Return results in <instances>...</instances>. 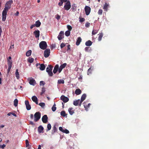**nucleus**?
<instances>
[{"mask_svg": "<svg viewBox=\"0 0 149 149\" xmlns=\"http://www.w3.org/2000/svg\"><path fill=\"white\" fill-rule=\"evenodd\" d=\"M92 70V69L91 67L89 68V69L88 70V72H87L88 75H89V74H90L91 73Z\"/></svg>", "mask_w": 149, "mask_h": 149, "instance_id": "nucleus-41", "label": "nucleus"}, {"mask_svg": "<svg viewBox=\"0 0 149 149\" xmlns=\"http://www.w3.org/2000/svg\"><path fill=\"white\" fill-rule=\"evenodd\" d=\"M81 41V39L80 37H78L77 40V41L76 42V45H79L80 42Z\"/></svg>", "mask_w": 149, "mask_h": 149, "instance_id": "nucleus-21", "label": "nucleus"}, {"mask_svg": "<svg viewBox=\"0 0 149 149\" xmlns=\"http://www.w3.org/2000/svg\"><path fill=\"white\" fill-rule=\"evenodd\" d=\"M13 1L12 0H10L6 2L5 8H7L8 9L10 8L11 5L13 3Z\"/></svg>", "mask_w": 149, "mask_h": 149, "instance_id": "nucleus-7", "label": "nucleus"}, {"mask_svg": "<svg viewBox=\"0 0 149 149\" xmlns=\"http://www.w3.org/2000/svg\"><path fill=\"white\" fill-rule=\"evenodd\" d=\"M41 24V22L39 20L36 21L35 24V26L37 27H39L40 26Z\"/></svg>", "mask_w": 149, "mask_h": 149, "instance_id": "nucleus-24", "label": "nucleus"}, {"mask_svg": "<svg viewBox=\"0 0 149 149\" xmlns=\"http://www.w3.org/2000/svg\"><path fill=\"white\" fill-rule=\"evenodd\" d=\"M42 121L43 123H46L48 122V117L46 115H44L42 118Z\"/></svg>", "mask_w": 149, "mask_h": 149, "instance_id": "nucleus-10", "label": "nucleus"}, {"mask_svg": "<svg viewBox=\"0 0 149 149\" xmlns=\"http://www.w3.org/2000/svg\"><path fill=\"white\" fill-rule=\"evenodd\" d=\"M35 24H33V25H32L31 26H30V28L31 29H32L33 27H34L35 26Z\"/></svg>", "mask_w": 149, "mask_h": 149, "instance_id": "nucleus-62", "label": "nucleus"}, {"mask_svg": "<svg viewBox=\"0 0 149 149\" xmlns=\"http://www.w3.org/2000/svg\"><path fill=\"white\" fill-rule=\"evenodd\" d=\"M34 121L37 122L40 118L41 117V113L39 112H36L34 115Z\"/></svg>", "mask_w": 149, "mask_h": 149, "instance_id": "nucleus-3", "label": "nucleus"}, {"mask_svg": "<svg viewBox=\"0 0 149 149\" xmlns=\"http://www.w3.org/2000/svg\"><path fill=\"white\" fill-rule=\"evenodd\" d=\"M12 63L13 61L12 60H8V66L12 67Z\"/></svg>", "mask_w": 149, "mask_h": 149, "instance_id": "nucleus-29", "label": "nucleus"}, {"mask_svg": "<svg viewBox=\"0 0 149 149\" xmlns=\"http://www.w3.org/2000/svg\"><path fill=\"white\" fill-rule=\"evenodd\" d=\"M61 116H63V117H65L66 115H67V114H66L65 111H62L61 112Z\"/></svg>", "mask_w": 149, "mask_h": 149, "instance_id": "nucleus-34", "label": "nucleus"}, {"mask_svg": "<svg viewBox=\"0 0 149 149\" xmlns=\"http://www.w3.org/2000/svg\"><path fill=\"white\" fill-rule=\"evenodd\" d=\"M50 49H45L44 52V56L45 58L49 56L50 53Z\"/></svg>", "mask_w": 149, "mask_h": 149, "instance_id": "nucleus-5", "label": "nucleus"}, {"mask_svg": "<svg viewBox=\"0 0 149 149\" xmlns=\"http://www.w3.org/2000/svg\"><path fill=\"white\" fill-rule=\"evenodd\" d=\"M81 91L79 89H77L75 90V93L77 95H79L81 93Z\"/></svg>", "mask_w": 149, "mask_h": 149, "instance_id": "nucleus-25", "label": "nucleus"}, {"mask_svg": "<svg viewBox=\"0 0 149 149\" xmlns=\"http://www.w3.org/2000/svg\"><path fill=\"white\" fill-rule=\"evenodd\" d=\"M59 65L58 64H56L55 66L54 69L53 70V72L54 74H55L56 73L58 70V71L59 69Z\"/></svg>", "mask_w": 149, "mask_h": 149, "instance_id": "nucleus-14", "label": "nucleus"}, {"mask_svg": "<svg viewBox=\"0 0 149 149\" xmlns=\"http://www.w3.org/2000/svg\"><path fill=\"white\" fill-rule=\"evenodd\" d=\"M11 113H12V114H11V115H12L15 117L17 116L15 114V113H14L13 112H11Z\"/></svg>", "mask_w": 149, "mask_h": 149, "instance_id": "nucleus-63", "label": "nucleus"}, {"mask_svg": "<svg viewBox=\"0 0 149 149\" xmlns=\"http://www.w3.org/2000/svg\"><path fill=\"white\" fill-rule=\"evenodd\" d=\"M8 10V9L7 8H5L2 12V15L6 16L7 12Z\"/></svg>", "mask_w": 149, "mask_h": 149, "instance_id": "nucleus-18", "label": "nucleus"}, {"mask_svg": "<svg viewBox=\"0 0 149 149\" xmlns=\"http://www.w3.org/2000/svg\"><path fill=\"white\" fill-rule=\"evenodd\" d=\"M67 27L69 31H70L72 29V27L70 25H67Z\"/></svg>", "mask_w": 149, "mask_h": 149, "instance_id": "nucleus-48", "label": "nucleus"}, {"mask_svg": "<svg viewBox=\"0 0 149 149\" xmlns=\"http://www.w3.org/2000/svg\"><path fill=\"white\" fill-rule=\"evenodd\" d=\"M45 65L43 64H41L40 65V69L41 70H44L45 69Z\"/></svg>", "mask_w": 149, "mask_h": 149, "instance_id": "nucleus-28", "label": "nucleus"}, {"mask_svg": "<svg viewBox=\"0 0 149 149\" xmlns=\"http://www.w3.org/2000/svg\"><path fill=\"white\" fill-rule=\"evenodd\" d=\"M76 6H72V10H75L76 9Z\"/></svg>", "mask_w": 149, "mask_h": 149, "instance_id": "nucleus-58", "label": "nucleus"}, {"mask_svg": "<svg viewBox=\"0 0 149 149\" xmlns=\"http://www.w3.org/2000/svg\"><path fill=\"white\" fill-rule=\"evenodd\" d=\"M64 32L62 31H61L57 37L58 40H62L63 38L64 37Z\"/></svg>", "mask_w": 149, "mask_h": 149, "instance_id": "nucleus-9", "label": "nucleus"}, {"mask_svg": "<svg viewBox=\"0 0 149 149\" xmlns=\"http://www.w3.org/2000/svg\"><path fill=\"white\" fill-rule=\"evenodd\" d=\"M79 18L80 19L79 21L80 22H83L85 21V19L84 18Z\"/></svg>", "mask_w": 149, "mask_h": 149, "instance_id": "nucleus-52", "label": "nucleus"}, {"mask_svg": "<svg viewBox=\"0 0 149 149\" xmlns=\"http://www.w3.org/2000/svg\"><path fill=\"white\" fill-rule=\"evenodd\" d=\"M25 103L26 106V109L28 110L31 109V105L29 104V102L28 100H26L25 102Z\"/></svg>", "mask_w": 149, "mask_h": 149, "instance_id": "nucleus-11", "label": "nucleus"}, {"mask_svg": "<svg viewBox=\"0 0 149 149\" xmlns=\"http://www.w3.org/2000/svg\"><path fill=\"white\" fill-rule=\"evenodd\" d=\"M103 11L102 9H100L98 12V14L99 15H102V14Z\"/></svg>", "mask_w": 149, "mask_h": 149, "instance_id": "nucleus-44", "label": "nucleus"}, {"mask_svg": "<svg viewBox=\"0 0 149 149\" xmlns=\"http://www.w3.org/2000/svg\"><path fill=\"white\" fill-rule=\"evenodd\" d=\"M11 67H10V66H8V71H7V74H8L10 72V71L11 70Z\"/></svg>", "mask_w": 149, "mask_h": 149, "instance_id": "nucleus-51", "label": "nucleus"}, {"mask_svg": "<svg viewBox=\"0 0 149 149\" xmlns=\"http://www.w3.org/2000/svg\"><path fill=\"white\" fill-rule=\"evenodd\" d=\"M90 23L88 22L86 23L85 24V26L86 27H89L90 26Z\"/></svg>", "mask_w": 149, "mask_h": 149, "instance_id": "nucleus-53", "label": "nucleus"}, {"mask_svg": "<svg viewBox=\"0 0 149 149\" xmlns=\"http://www.w3.org/2000/svg\"><path fill=\"white\" fill-rule=\"evenodd\" d=\"M29 82L30 85L33 86H34L36 83L35 80L32 78L30 80Z\"/></svg>", "mask_w": 149, "mask_h": 149, "instance_id": "nucleus-17", "label": "nucleus"}, {"mask_svg": "<svg viewBox=\"0 0 149 149\" xmlns=\"http://www.w3.org/2000/svg\"><path fill=\"white\" fill-rule=\"evenodd\" d=\"M18 100L16 99L14 101V105L15 107H17L18 105Z\"/></svg>", "mask_w": 149, "mask_h": 149, "instance_id": "nucleus-33", "label": "nucleus"}, {"mask_svg": "<svg viewBox=\"0 0 149 149\" xmlns=\"http://www.w3.org/2000/svg\"><path fill=\"white\" fill-rule=\"evenodd\" d=\"M47 45L45 41H42L39 43V47L40 49L44 50L47 47Z\"/></svg>", "mask_w": 149, "mask_h": 149, "instance_id": "nucleus-2", "label": "nucleus"}, {"mask_svg": "<svg viewBox=\"0 0 149 149\" xmlns=\"http://www.w3.org/2000/svg\"><path fill=\"white\" fill-rule=\"evenodd\" d=\"M74 110L72 107L68 109V111L71 115H72L74 112Z\"/></svg>", "mask_w": 149, "mask_h": 149, "instance_id": "nucleus-19", "label": "nucleus"}, {"mask_svg": "<svg viewBox=\"0 0 149 149\" xmlns=\"http://www.w3.org/2000/svg\"><path fill=\"white\" fill-rule=\"evenodd\" d=\"M63 132L65 133L66 134H68L69 133V131L67 129H65V130H64Z\"/></svg>", "mask_w": 149, "mask_h": 149, "instance_id": "nucleus-47", "label": "nucleus"}, {"mask_svg": "<svg viewBox=\"0 0 149 149\" xmlns=\"http://www.w3.org/2000/svg\"><path fill=\"white\" fill-rule=\"evenodd\" d=\"M64 8L65 10H68L71 8V4L70 1H68L64 5Z\"/></svg>", "mask_w": 149, "mask_h": 149, "instance_id": "nucleus-4", "label": "nucleus"}, {"mask_svg": "<svg viewBox=\"0 0 149 149\" xmlns=\"http://www.w3.org/2000/svg\"><path fill=\"white\" fill-rule=\"evenodd\" d=\"M70 34V31H67L65 32V35L67 36H69Z\"/></svg>", "mask_w": 149, "mask_h": 149, "instance_id": "nucleus-43", "label": "nucleus"}, {"mask_svg": "<svg viewBox=\"0 0 149 149\" xmlns=\"http://www.w3.org/2000/svg\"><path fill=\"white\" fill-rule=\"evenodd\" d=\"M91 105V104L90 103H89L87 105H84V107L85 109L87 111V109H88V108Z\"/></svg>", "mask_w": 149, "mask_h": 149, "instance_id": "nucleus-42", "label": "nucleus"}, {"mask_svg": "<svg viewBox=\"0 0 149 149\" xmlns=\"http://www.w3.org/2000/svg\"><path fill=\"white\" fill-rule=\"evenodd\" d=\"M34 58H29L28 59V61L30 63H32L34 61Z\"/></svg>", "mask_w": 149, "mask_h": 149, "instance_id": "nucleus-38", "label": "nucleus"}, {"mask_svg": "<svg viewBox=\"0 0 149 149\" xmlns=\"http://www.w3.org/2000/svg\"><path fill=\"white\" fill-rule=\"evenodd\" d=\"M45 88L43 87L42 88L41 92L40 93L41 95H42L45 93Z\"/></svg>", "mask_w": 149, "mask_h": 149, "instance_id": "nucleus-35", "label": "nucleus"}, {"mask_svg": "<svg viewBox=\"0 0 149 149\" xmlns=\"http://www.w3.org/2000/svg\"><path fill=\"white\" fill-rule=\"evenodd\" d=\"M60 99L64 103L67 102L69 100V98L68 97L65 96L64 95H62L61 96Z\"/></svg>", "mask_w": 149, "mask_h": 149, "instance_id": "nucleus-8", "label": "nucleus"}, {"mask_svg": "<svg viewBox=\"0 0 149 149\" xmlns=\"http://www.w3.org/2000/svg\"><path fill=\"white\" fill-rule=\"evenodd\" d=\"M39 105L40 106H41V107H44L45 105V103H43V102H41V103H40Z\"/></svg>", "mask_w": 149, "mask_h": 149, "instance_id": "nucleus-46", "label": "nucleus"}, {"mask_svg": "<svg viewBox=\"0 0 149 149\" xmlns=\"http://www.w3.org/2000/svg\"><path fill=\"white\" fill-rule=\"evenodd\" d=\"M60 16H59V15H57V16L56 17V18L57 19V20H59L60 18Z\"/></svg>", "mask_w": 149, "mask_h": 149, "instance_id": "nucleus-60", "label": "nucleus"}, {"mask_svg": "<svg viewBox=\"0 0 149 149\" xmlns=\"http://www.w3.org/2000/svg\"><path fill=\"white\" fill-rule=\"evenodd\" d=\"M2 20L3 21H4L6 20V15H2Z\"/></svg>", "mask_w": 149, "mask_h": 149, "instance_id": "nucleus-49", "label": "nucleus"}, {"mask_svg": "<svg viewBox=\"0 0 149 149\" xmlns=\"http://www.w3.org/2000/svg\"><path fill=\"white\" fill-rule=\"evenodd\" d=\"M56 104L54 103L53 107H52V109L53 111H55L56 109Z\"/></svg>", "mask_w": 149, "mask_h": 149, "instance_id": "nucleus-40", "label": "nucleus"}, {"mask_svg": "<svg viewBox=\"0 0 149 149\" xmlns=\"http://www.w3.org/2000/svg\"><path fill=\"white\" fill-rule=\"evenodd\" d=\"M26 147H27L29 146V141L28 140H26Z\"/></svg>", "mask_w": 149, "mask_h": 149, "instance_id": "nucleus-45", "label": "nucleus"}, {"mask_svg": "<svg viewBox=\"0 0 149 149\" xmlns=\"http://www.w3.org/2000/svg\"><path fill=\"white\" fill-rule=\"evenodd\" d=\"M86 95L85 94H84L81 96V100L82 101H84L86 99Z\"/></svg>", "mask_w": 149, "mask_h": 149, "instance_id": "nucleus-30", "label": "nucleus"}, {"mask_svg": "<svg viewBox=\"0 0 149 149\" xmlns=\"http://www.w3.org/2000/svg\"><path fill=\"white\" fill-rule=\"evenodd\" d=\"M15 76L17 79H19V75L18 72V69L16 70L15 72Z\"/></svg>", "mask_w": 149, "mask_h": 149, "instance_id": "nucleus-26", "label": "nucleus"}, {"mask_svg": "<svg viewBox=\"0 0 149 149\" xmlns=\"http://www.w3.org/2000/svg\"><path fill=\"white\" fill-rule=\"evenodd\" d=\"M57 131V129L55 126H54L53 127V129L52 130L51 134L52 135H53Z\"/></svg>", "mask_w": 149, "mask_h": 149, "instance_id": "nucleus-20", "label": "nucleus"}, {"mask_svg": "<svg viewBox=\"0 0 149 149\" xmlns=\"http://www.w3.org/2000/svg\"><path fill=\"white\" fill-rule=\"evenodd\" d=\"M6 146V145L4 144H3L2 145H0V148H4Z\"/></svg>", "mask_w": 149, "mask_h": 149, "instance_id": "nucleus-56", "label": "nucleus"}, {"mask_svg": "<svg viewBox=\"0 0 149 149\" xmlns=\"http://www.w3.org/2000/svg\"><path fill=\"white\" fill-rule=\"evenodd\" d=\"M91 10V8L88 6H86L85 7V12L86 14L87 15H89L90 13Z\"/></svg>", "mask_w": 149, "mask_h": 149, "instance_id": "nucleus-6", "label": "nucleus"}, {"mask_svg": "<svg viewBox=\"0 0 149 149\" xmlns=\"http://www.w3.org/2000/svg\"><path fill=\"white\" fill-rule=\"evenodd\" d=\"M98 31V30L93 29L92 32V34L94 35L97 33Z\"/></svg>", "mask_w": 149, "mask_h": 149, "instance_id": "nucleus-39", "label": "nucleus"}, {"mask_svg": "<svg viewBox=\"0 0 149 149\" xmlns=\"http://www.w3.org/2000/svg\"><path fill=\"white\" fill-rule=\"evenodd\" d=\"M40 31L38 30H35L33 32V34L36 38H39L40 36Z\"/></svg>", "mask_w": 149, "mask_h": 149, "instance_id": "nucleus-13", "label": "nucleus"}, {"mask_svg": "<svg viewBox=\"0 0 149 149\" xmlns=\"http://www.w3.org/2000/svg\"><path fill=\"white\" fill-rule=\"evenodd\" d=\"M65 45L63 42L60 45V47L61 48H63Z\"/></svg>", "mask_w": 149, "mask_h": 149, "instance_id": "nucleus-50", "label": "nucleus"}, {"mask_svg": "<svg viewBox=\"0 0 149 149\" xmlns=\"http://www.w3.org/2000/svg\"><path fill=\"white\" fill-rule=\"evenodd\" d=\"M64 83V81L63 79H59L58 81V84H63Z\"/></svg>", "mask_w": 149, "mask_h": 149, "instance_id": "nucleus-37", "label": "nucleus"}, {"mask_svg": "<svg viewBox=\"0 0 149 149\" xmlns=\"http://www.w3.org/2000/svg\"><path fill=\"white\" fill-rule=\"evenodd\" d=\"M53 68V66L51 65H48V67L46 68V72L48 73V74L50 76H52L53 75V74L52 72V70Z\"/></svg>", "mask_w": 149, "mask_h": 149, "instance_id": "nucleus-1", "label": "nucleus"}, {"mask_svg": "<svg viewBox=\"0 0 149 149\" xmlns=\"http://www.w3.org/2000/svg\"><path fill=\"white\" fill-rule=\"evenodd\" d=\"M98 40L99 41H100L102 40V38L103 36V34L102 33H101L98 34Z\"/></svg>", "mask_w": 149, "mask_h": 149, "instance_id": "nucleus-23", "label": "nucleus"}, {"mask_svg": "<svg viewBox=\"0 0 149 149\" xmlns=\"http://www.w3.org/2000/svg\"><path fill=\"white\" fill-rule=\"evenodd\" d=\"M59 130L60 131H61L62 132H63L64 130L63 129V128H62V127H59Z\"/></svg>", "mask_w": 149, "mask_h": 149, "instance_id": "nucleus-59", "label": "nucleus"}, {"mask_svg": "<svg viewBox=\"0 0 149 149\" xmlns=\"http://www.w3.org/2000/svg\"><path fill=\"white\" fill-rule=\"evenodd\" d=\"M30 118L31 119H33V114H31L30 115Z\"/></svg>", "mask_w": 149, "mask_h": 149, "instance_id": "nucleus-64", "label": "nucleus"}, {"mask_svg": "<svg viewBox=\"0 0 149 149\" xmlns=\"http://www.w3.org/2000/svg\"><path fill=\"white\" fill-rule=\"evenodd\" d=\"M47 131H48L50 130L51 128V125L50 124H48L47 125Z\"/></svg>", "mask_w": 149, "mask_h": 149, "instance_id": "nucleus-36", "label": "nucleus"}, {"mask_svg": "<svg viewBox=\"0 0 149 149\" xmlns=\"http://www.w3.org/2000/svg\"><path fill=\"white\" fill-rule=\"evenodd\" d=\"M44 128L42 125H40L38 128V130L39 133H43Z\"/></svg>", "mask_w": 149, "mask_h": 149, "instance_id": "nucleus-15", "label": "nucleus"}, {"mask_svg": "<svg viewBox=\"0 0 149 149\" xmlns=\"http://www.w3.org/2000/svg\"><path fill=\"white\" fill-rule=\"evenodd\" d=\"M109 6V4L107 3H105L103 6V9L105 10H107V8Z\"/></svg>", "mask_w": 149, "mask_h": 149, "instance_id": "nucleus-32", "label": "nucleus"}, {"mask_svg": "<svg viewBox=\"0 0 149 149\" xmlns=\"http://www.w3.org/2000/svg\"><path fill=\"white\" fill-rule=\"evenodd\" d=\"M32 51L31 50H29L26 53V55L27 56H30L31 54Z\"/></svg>", "mask_w": 149, "mask_h": 149, "instance_id": "nucleus-31", "label": "nucleus"}, {"mask_svg": "<svg viewBox=\"0 0 149 149\" xmlns=\"http://www.w3.org/2000/svg\"><path fill=\"white\" fill-rule=\"evenodd\" d=\"M90 49V47H86L85 48V50L86 52H88V51Z\"/></svg>", "mask_w": 149, "mask_h": 149, "instance_id": "nucleus-55", "label": "nucleus"}, {"mask_svg": "<svg viewBox=\"0 0 149 149\" xmlns=\"http://www.w3.org/2000/svg\"><path fill=\"white\" fill-rule=\"evenodd\" d=\"M83 101H81V100H79V106L80 107L81 106V104H82V102H83Z\"/></svg>", "mask_w": 149, "mask_h": 149, "instance_id": "nucleus-61", "label": "nucleus"}, {"mask_svg": "<svg viewBox=\"0 0 149 149\" xmlns=\"http://www.w3.org/2000/svg\"><path fill=\"white\" fill-rule=\"evenodd\" d=\"M33 102H34L36 104H38V100L37 97L35 96H33L31 98Z\"/></svg>", "mask_w": 149, "mask_h": 149, "instance_id": "nucleus-16", "label": "nucleus"}, {"mask_svg": "<svg viewBox=\"0 0 149 149\" xmlns=\"http://www.w3.org/2000/svg\"><path fill=\"white\" fill-rule=\"evenodd\" d=\"M79 99L74 101L73 102V104L75 106H77L79 105Z\"/></svg>", "mask_w": 149, "mask_h": 149, "instance_id": "nucleus-27", "label": "nucleus"}, {"mask_svg": "<svg viewBox=\"0 0 149 149\" xmlns=\"http://www.w3.org/2000/svg\"><path fill=\"white\" fill-rule=\"evenodd\" d=\"M92 44V42L90 40H88L85 43V45L86 46H91Z\"/></svg>", "mask_w": 149, "mask_h": 149, "instance_id": "nucleus-22", "label": "nucleus"}, {"mask_svg": "<svg viewBox=\"0 0 149 149\" xmlns=\"http://www.w3.org/2000/svg\"><path fill=\"white\" fill-rule=\"evenodd\" d=\"M45 83L43 81H41L40 82V85H42L43 86L45 85Z\"/></svg>", "mask_w": 149, "mask_h": 149, "instance_id": "nucleus-54", "label": "nucleus"}, {"mask_svg": "<svg viewBox=\"0 0 149 149\" xmlns=\"http://www.w3.org/2000/svg\"><path fill=\"white\" fill-rule=\"evenodd\" d=\"M67 65V64L66 63H65L61 65L58 69L59 73H60L61 72L62 69L65 67Z\"/></svg>", "mask_w": 149, "mask_h": 149, "instance_id": "nucleus-12", "label": "nucleus"}, {"mask_svg": "<svg viewBox=\"0 0 149 149\" xmlns=\"http://www.w3.org/2000/svg\"><path fill=\"white\" fill-rule=\"evenodd\" d=\"M63 1H60V2H59L58 3V5L60 6H62L63 3Z\"/></svg>", "mask_w": 149, "mask_h": 149, "instance_id": "nucleus-57", "label": "nucleus"}]
</instances>
